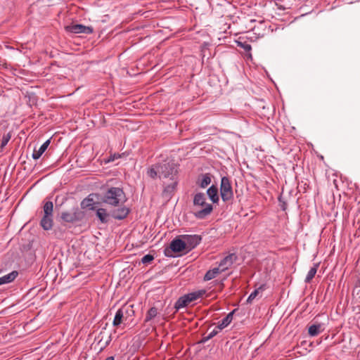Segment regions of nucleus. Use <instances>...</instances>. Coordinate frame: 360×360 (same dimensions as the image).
<instances>
[{
    "label": "nucleus",
    "instance_id": "6",
    "mask_svg": "<svg viewBox=\"0 0 360 360\" xmlns=\"http://www.w3.org/2000/svg\"><path fill=\"white\" fill-rule=\"evenodd\" d=\"M65 30L70 33L73 34H90L93 33L94 29L91 26H85L82 24L72 23L65 27Z\"/></svg>",
    "mask_w": 360,
    "mask_h": 360
},
{
    "label": "nucleus",
    "instance_id": "27",
    "mask_svg": "<svg viewBox=\"0 0 360 360\" xmlns=\"http://www.w3.org/2000/svg\"><path fill=\"white\" fill-rule=\"evenodd\" d=\"M158 314V309L155 307H151L147 311L144 322H148L156 317Z\"/></svg>",
    "mask_w": 360,
    "mask_h": 360
},
{
    "label": "nucleus",
    "instance_id": "14",
    "mask_svg": "<svg viewBox=\"0 0 360 360\" xmlns=\"http://www.w3.org/2000/svg\"><path fill=\"white\" fill-rule=\"evenodd\" d=\"M50 143H51L50 139H48L41 146V147L39 148L38 150L34 149V152L32 153V158L34 160L39 159L41 156V155L45 152V150L47 149Z\"/></svg>",
    "mask_w": 360,
    "mask_h": 360
},
{
    "label": "nucleus",
    "instance_id": "28",
    "mask_svg": "<svg viewBox=\"0 0 360 360\" xmlns=\"http://www.w3.org/2000/svg\"><path fill=\"white\" fill-rule=\"evenodd\" d=\"M147 174L152 179L157 178L159 176V169L158 168V164L153 165L148 171Z\"/></svg>",
    "mask_w": 360,
    "mask_h": 360
},
{
    "label": "nucleus",
    "instance_id": "9",
    "mask_svg": "<svg viewBox=\"0 0 360 360\" xmlns=\"http://www.w3.org/2000/svg\"><path fill=\"white\" fill-rule=\"evenodd\" d=\"M169 249L174 252H180L186 250L184 239L179 238H174L170 243Z\"/></svg>",
    "mask_w": 360,
    "mask_h": 360
},
{
    "label": "nucleus",
    "instance_id": "8",
    "mask_svg": "<svg viewBox=\"0 0 360 360\" xmlns=\"http://www.w3.org/2000/svg\"><path fill=\"white\" fill-rule=\"evenodd\" d=\"M169 184L166 183V181H163V184L165 185L164 189L162 193V198L169 200L171 199L174 192L176 190V186L178 184L177 179L172 180Z\"/></svg>",
    "mask_w": 360,
    "mask_h": 360
},
{
    "label": "nucleus",
    "instance_id": "13",
    "mask_svg": "<svg viewBox=\"0 0 360 360\" xmlns=\"http://www.w3.org/2000/svg\"><path fill=\"white\" fill-rule=\"evenodd\" d=\"M235 311L236 309L233 310L232 311L229 313L225 318L222 319V321L219 323V325L217 327L219 330H222L225 328L231 323Z\"/></svg>",
    "mask_w": 360,
    "mask_h": 360
},
{
    "label": "nucleus",
    "instance_id": "29",
    "mask_svg": "<svg viewBox=\"0 0 360 360\" xmlns=\"http://www.w3.org/2000/svg\"><path fill=\"white\" fill-rule=\"evenodd\" d=\"M11 138V134L10 132L4 134L1 140V145H0V151H2L4 147L7 145L8 141H10Z\"/></svg>",
    "mask_w": 360,
    "mask_h": 360
},
{
    "label": "nucleus",
    "instance_id": "33",
    "mask_svg": "<svg viewBox=\"0 0 360 360\" xmlns=\"http://www.w3.org/2000/svg\"><path fill=\"white\" fill-rule=\"evenodd\" d=\"M259 293V289L255 290L253 292H251V294L248 297L247 302L250 303L252 301L257 297V295Z\"/></svg>",
    "mask_w": 360,
    "mask_h": 360
},
{
    "label": "nucleus",
    "instance_id": "15",
    "mask_svg": "<svg viewBox=\"0 0 360 360\" xmlns=\"http://www.w3.org/2000/svg\"><path fill=\"white\" fill-rule=\"evenodd\" d=\"M71 214L74 222L80 221L85 217V212L78 207L73 208Z\"/></svg>",
    "mask_w": 360,
    "mask_h": 360
},
{
    "label": "nucleus",
    "instance_id": "34",
    "mask_svg": "<svg viewBox=\"0 0 360 360\" xmlns=\"http://www.w3.org/2000/svg\"><path fill=\"white\" fill-rule=\"evenodd\" d=\"M217 329L218 328H217L214 329L212 332H210L207 335V338H212L213 337L217 335L219 333V330Z\"/></svg>",
    "mask_w": 360,
    "mask_h": 360
},
{
    "label": "nucleus",
    "instance_id": "19",
    "mask_svg": "<svg viewBox=\"0 0 360 360\" xmlns=\"http://www.w3.org/2000/svg\"><path fill=\"white\" fill-rule=\"evenodd\" d=\"M96 202L91 198H86L81 202L82 209H89L90 210H94L96 207L94 205Z\"/></svg>",
    "mask_w": 360,
    "mask_h": 360
},
{
    "label": "nucleus",
    "instance_id": "30",
    "mask_svg": "<svg viewBox=\"0 0 360 360\" xmlns=\"http://www.w3.org/2000/svg\"><path fill=\"white\" fill-rule=\"evenodd\" d=\"M60 217L65 222L74 223V220L72 217L71 212H63L61 213Z\"/></svg>",
    "mask_w": 360,
    "mask_h": 360
},
{
    "label": "nucleus",
    "instance_id": "4",
    "mask_svg": "<svg viewBox=\"0 0 360 360\" xmlns=\"http://www.w3.org/2000/svg\"><path fill=\"white\" fill-rule=\"evenodd\" d=\"M44 217L41 219L40 225L46 231L51 230L53 225V204L50 200H44Z\"/></svg>",
    "mask_w": 360,
    "mask_h": 360
},
{
    "label": "nucleus",
    "instance_id": "37",
    "mask_svg": "<svg viewBox=\"0 0 360 360\" xmlns=\"http://www.w3.org/2000/svg\"><path fill=\"white\" fill-rule=\"evenodd\" d=\"M105 360H115L114 356H108Z\"/></svg>",
    "mask_w": 360,
    "mask_h": 360
},
{
    "label": "nucleus",
    "instance_id": "17",
    "mask_svg": "<svg viewBox=\"0 0 360 360\" xmlns=\"http://www.w3.org/2000/svg\"><path fill=\"white\" fill-rule=\"evenodd\" d=\"M233 264V255H229L225 257L219 263V268H221V271H223L229 268V266H231Z\"/></svg>",
    "mask_w": 360,
    "mask_h": 360
},
{
    "label": "nucleus",
    "instance_id": "10",
    "mask_svg": "<svg viewBox=\"0 0 360 360\" xmlns=\"http://www.w3.org/2000/svg\"><path fill=\"white\" fill-rule=\"evenodd\" d=\"M129 212V209L124 206L113 210L111 213V216L115 219L122 220L127 217Z\"/></svg>",
    "mask_w": 360,
    "mask_h": 360
},
{
    "label": "nucleus",
    "instance_id": "25",
    "mask_svg": "<svg viewBox=\"0 0 360 360\" xmlns=\"http://www.w3.org/2000/svg\"><path fill=\"white\" fill-rule=\"evenodd\" d=\"M18 273L16 271H13L10 274L5 275L0 278L1 284L9 283L15 280Z\"/></svg>",
    "mask_w": 360,
    "mask_h": 360
},
{
    "label": "nucleus",
    "instance_id": "5",
    "mask_svg": "<svg viewBox=\"0 0 360 360\" xmlns=\"http://www.w3.org/2000/svg\"><path fill=\"white\" fill-rule=\"evenodd\" d=\"M220 195L224 202H229L233 198L231 181L228 176H223L220 184Z\"/></svg>",
    "mask_w": 360,
    "mask_h": 360
},
{
    "label": "nucleus",
    "instance_id": "22",
    "mask_svg": "<svg viewBox=\"0 0 360 360\" xmlns=\"http://www.w3.org/2000/svg\"><path fill=\"white\" fill-rule=\"evenodd\" d=\"M120 310L122 311L123 315L127 320L129 318H131L134 316L133 305H124L120 309Z\"/></svg>",
    "mask_w": 360,
    "mask_h": 360
},
{
    "label": "nucleus",
    "instance_id": "21",
    "mask_svg": "<svg viewBox=\"0 0 360 360\" xmlns=\"http://www.w3.org/2000/svg\"><path fill=\"white\" fill-rule=\"evenodd\" d=\"M189 301L186 295L180 297L174 304V308L176 311L186 307L189 304Z\"/></svg>",
    "mask_w": 360,
    "mask_h": 360
},
{
    "label": "nucleus",
    "instance_id": "38",
    "mask_svg": "<svg viewBox=\"0 0 360 360\" xmlns=\"http://www.w3.org/2000/svg\"><path fill=\"white\" fill-rule=\"evenodd\" d=\"M167 251H169V250H167V249H165V255H167V256H170V255L167 253Z\"/></svg>",
    "mask_w": 360,
    "mask_h": 360
},
{
    "label": "nucleus",
    "instance_id": "1",
    "mask_svg": "<svg viewBox=\"0 0 360 360\" xmlns=\"http://www.w3.org/2000/svg\"><path fill=\"white\" fill-rule=\"evenodd\" d=\"M126 201L125 194L122 188L118 187L110 188L103 197V202L111 206H119L120 203Z\"/></svg>",
    "mask_w": 360,
    "mask_h": 360
},
{
    "label": "nucleus",
    "instance_id": "36",
    "mask_svg": "<svg viewBox=\"0 0 360 360\" xmlns=\"http://www.w3.org/2000/svg\"><path fill=\"white\" fill-rule=\"evenodd\" d=\"M281 208L283 210H285L286 209V204L283 202V204L281 205Z\"/></svg>",
    "mask_w": 360,
    "mask_h": 360
},
{
    "label": "nucleus",
    "instance_id": "39",
    "mask_svg": "<svg viewBox=\"0 0 360 360\" xmlns=\"http://www.w3.org/2000/svg\"><path fill=\"white\" fill-rule=\"evenodd\" d=\"M109 338H110V337H109ZM110 340H111V339H110L108 341H107L106 343H105V345H107Z\"/></svg>",
    "mask_w": 360,
    "mask_h": 360
},
{
    "label": "nucleus",
    "instance_id": "20",
    "mask_svg": "<svg viewBox=\"0 0 360 360\" xmlns=\"http://www.w3.org/2000/svg\"><path fill=\"white\" fill-rule=\"evenodd\" d=\"M206 291L205 290H200L195 292H193L191 293H188L186 295L189 302L195 301L198 298L202 297L205 294Z\"/></svg>",
    "mask_w": 360,
    "mask_h": 360
},
{
    "label": "nucleus",
    "instance_id": "23",
    "mask_svg": "<svg viewBox=\"0 0 360 360\" xmlns=\"http://www.w3.org/2000/svg\"><path fill=\"white\" fill-rule=\"evenodd\" d=\"M321 324L317 323V324H312L309 327L308 329V333L310 336L314 337L318 335L319 333H321L323 329H321Z\"/></svg>",
    "mask_w": 360,
    "mask_h": 360
},
{
    "label": "nucleus",
    "instance_id": "12",
    "mask_svg": "<svg viewBox=\"0 0 360 360\" xmlns=\"http://www.w3.org/2000/svg\"><path fill=\"white\" fill-rule=\"evenodd\" d=\"M211 174L210 173L202 174L198 178V185L200 188H205L210 184Z\"/></svg>",
    "mask_w": 360,
    "mask_h": 360
},
{
    "label": "nucleus",
    "instance_id": "3",
    "mask_svg": "<svg viewBox=\"0 0 360 360\" xmlns=\"http://www.w3.org/2000/svg\"><path fill=\"white\" fill-rule=\"evenodd\" d=\"M159 169V178L162 179H169L170 181L176 180V165L172 162H166L158 164Z\"/></svg>",
    "mask_w": 360,
    "mask_h": 360
},
{
    "label": "nucleus",
    "instance_id": "32",
    "mask_svg": "<svg viewBox=\"0 0 360 360\" xmlns=\"http://www.w3.org/2000/svg\"><path fill=\"white\" fill-rule=\"evenodd\" d=\"M238 46L243 48L245 51H250L251 50V45L248 44L246 41L241 42L238 41Z\"/></svg>",
    "mask_w": 360,
    "mask_h": 360
},
{
    "label": "nucleus",
    "instance_id": "16",
    "mask_svg": "<svg viewBox=\"0 0 360 360\" xmlns=\"http://www.w3.org/2000/svg\"><path fill=\"white\" fill-rule=\"evenodd\" d=\"M96 216L101 223L106 224L108 221L110 214L107 212L105 209L98 208L96 210Z\"/></svg>",
    "mask_w": 360,
    "mask_h": 360
},
{
    "label": "nucleus",
    "instance_id": "26",
    "mask_svg": "<svg viewBox=\"0 0 360 360\" xmlns=\"http://www.w3.org/2000/svg\"><path fill=\"white\" fill-rule=\"evenodd\" d=\"M221 271L219 269V267L214 268L207 271L204 276L205 281H210L214 278H215Z\"/></svg>",
    "mask_w": 360,
    "mask_h": 360
},
{
    "label": "nucleus",
    "instance_id": "24",
    "mask_svg": "<svg viewBox=\"0 0 360 360\" xmlns=\"http://www.w3.org/2000/svg\"><path fill=\"white\" fill-rule=\"evenodd\" d=\"M319 266V263H316L314 266L309 269L308 274L304 279V282L309 283L314 277L315 274L317 272L318 268Z\"/></svg>",
    "mask_w": 360,
    "mask_h": 360
},
{
    "label": "nucleus",
    "instance_id": "31",
    "mask_svg": "<svg viewBox=\"0 0 360 360\" xmlns=\"http://www.w3.org/2000/svg\"><path fill=\"white\" fill-rule=\"evenodd\" d=\"M154 259V257L152 255L148 254L144 255L141 259V262L144 264L150 263Z\"/></svg>",
    "mask_w": 360,
    "mask_h": 360
},
{
    "label": "nucleus",
    "instance_id": "11",
    "mask_svg": "<svg viewBox=\"0 0 360 360\" xmlns=\"http://www.w3.org/2000/svg\"><path fill=\"white\" fill-rule=\"evenodd\" d=\"M207 194L213 203H217L219 202V198L218 195V188L217 186L212 185L207 190Z\"/></svg>",
    "mask_w": 360,
    "mask_h": 360
},
{
    "label": "nucleus",
    "instance_id": "18",
    "mask_svg": "<svg viewBox=\"0 0 360 360\" xmlns=\"http://www.w3.org/2000/svg\"><path fill=\"white\" fill-rule=\"evenodd\" d=\"M127 320L123 315L122 311H120V309L117 311L115 318L112 321L113 326L117 327L121 323H124V321H127Z\"/></svg>",
    "mask_w": 360,
    "mask_h": 360
},
{
    "label": "nucleus",
    "instance_id": "7",
    "mask_svg": "<svg viewBox=\"0 0 360 360\" xmlns=\"http://www.w3.org/2000/svg\"><path fill=\"white\" fill-rule=\"evenodd\" d=\"M186 250H191L195 248L201 241L202 238L198 235H182Z\"/></svg>",
    "mask_w": 360,
    "mask_h": 360
},
{
    "label": "nucleus",
    "instance_id": "35",
    "mask_svg": "<svg viewBox=\"0 0 360 360\" xmlns=\"http://www.w3.org/2000/svg\"><path fill=\"white\" fill-rule=\"evenodd\" d=\"M210 339H211V338H207V336H206V337H204V338H202V342H206V341H207V340H210Z\"/></svg>",
    "mask_w": 360,
    "mask_h": 360
},
{
    "label": "nucleus",
    "instance_id": "2",
    "mask_svg": "<svg viewBox=\"0 0 360 360\" xmlns=\"http://www.w3.org/2000/svg\"><path fill=\"white\" fill-rule=\"evenodd\" d=\"M193 205L202 207V210L194 214L198 219L205 218L213 210L212 205L206 202V198L203 193H198L195 195L193 198Z\"/></svg>",
    "mask_w": 360,
    "mask_h": 360
}]
</instances>
